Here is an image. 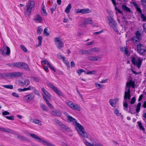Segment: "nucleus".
Listing matches in <instances>:
<instances>
[{
    "label": "nucleus",
    "instance_id": "nucleus-6",
    "mask_svg": "<svg viewBox=\"0 0 146 146\" xmlns=\"http://www.w3.org/2000/svg\"><path fill=\"white\" fill-rule=\"evenodd\" d=\"M137 51L140 55H145L146 54V46L141 43H139L137 46Z\"/></svg>",
    "mask_w": 146,
    "mask_h": 146
},
{
    "label": "nucleus",
    "instance_id": "nucleus-47",
    "mask_svg": "<svg viewBox=\"0 0 146 146\" xmlns=\"http://www.w3.org/2000/svg\"><path fill=\"white\" fill-rule=\"evenodd\" d=\"M21 48L25 52H27L28 50L23 45L21 44L20 46Z\"/></svg>",
    "mask_w": 146,
    "mask_h": 146
},
{
    "label": "nucleus",
    "instance_id": "nucleus-42",
    "mask_svg": "<svg viewBox=\"0 0 146 146\" xmlns=\"http://www.w3.org/2000/svg\"><path fill=\"white\" fill-rule=\"evenodd\" d=\"M56 6L57 5L55 4L53 5L52 7L50 8V10L51 14H52L53 13L54 11H56Z\"/></svg>",
    "mask_w": 146,
    "mask_h": 146
},
{
    "label": "nucleus",
    "instance_id": "nucleus-54",
    "mask_svg": "<svg viewBox=\"0 0 146 146\" xmlns=\"http://www.w3.org/2000/svg\"><path fill=\"white\" fill-rule=\"evenodd\" d=\"M95 85L96 87H97L98 89L101 88L103 87L102 85L100 84H98L97 83H95Z\"/></svg>",
    "mask_w": 146,
    "mask_h": 146
},
{
    "label": "nucleus",
    "instance_id": "nucleus-57",
    "mask_svg": "<svg viewBox=\"0 0 146 146\" xmlns=\"http://www.w3.org/2000/svg\"><path fill=\"white\" fill-rule=\"evenodd\" d=\"M42 13L43 15H47V13L46 12L45 9L44 8H42Z\"/></svg>",
    "mask_w": 146,
    "mask_h": 146
},
{
    "label": "nucleus",
    "instance_id": "nucleus-15",
    "mask_svg": "<svg viewBox=\"0 0 146 146\" xmlns=\"http://www.w3.org/2000/svg\"><path fill=\"white\" fill-rule=\"evenodd\" d=\"M59 126L62 129L64 130H65L68 132H70L71 131V130L68 127L62 123L60 124Z\"/></svg>",
    "mask_w": 146,
    "mask_h": 146
},
{
    "label": "nucleus",
    "instance_id": "nucleus-49",
    "mask_svg": "<svg viewBox=\"0 0 146 146\" xmlns=\"http://www.w3.org/2000/svg\"><path fill=\"white\" fill-rule=\"evenodd\" d=\"M96 73V70H91L87 71L86 72V74H94Z\"/></svg>",
    "mask_w": 146,
    "mask_h": 146
},
{
    "label": "nucleus",
    "instance_id": "nucleus-62",
    "mask_svg": "<svg viewBox=\"0 0 146 146\" xmlns=\"http://www.w3.org/2000/svg\"><path fill=\"white\" fill-rule=\"evenodd\" d=\"M2 114L3 115H9L10 113L9 112L7 111H5L3 112Z\"/></svg>",
    "mask_w": 146,
    "mask_h": 146
},
{
    "label": "nucleus",
    "instance_id": "nucleus-50",
    "mask_svg": "<svg viewBox=\"0 0 146 146\" xmlns=\"http://www.w3.org/2000/svg\"><path fill=\"white\" fill-rule=\"evenodd\" d=\"M42 64L43 63L44 64L47 65L48 66L50 64L46 60H44L41 61Z\"/></svg>",
    "mask_w": 146,
    "mask_h": 146
},
{
    "label": "nucleus",
    "instance_id": "nucleus-48",
    "mask_svg": "<svg viewBox=\"0 0 146 146\" xmlns=\"http://www.w3.org/2000/svg\"><path fill=\"white\" fill-rule=\"evenodd\" d=\"M38 39L39 41V43L38 46H40L41 45L42 42V37L41 36H38Z\"/></svg>",
    "mask_w": 146,
    "mask_h": 146
},
{
    "label": "nucleus",
    "instance_id": "nucleus-7",
    "mask_svg": "<svg viewBox=\"0 0 146 146\" xmlns=\"http://www.w3.org/2000/svg\"><path fill=\"white\" fill-rule=\"evenodd\" d=\"M27 134L28 136H31L33 138L38 140V141L44 143V145L48 146L50 143L46 141L43 140L37 135L34 134L30 133H28Z\"/></svg>",
    "mask_w": 146,
    "mask_h": 146
},
{
    "label": "nucleus",
    "instance_id": "nucleus-35",
    "mask_svg": "<svg viewBox=\"0 0 146 146\" xmlns=\"http://www.w3.org/2000/svg\"><path fill=\"white\" fill-rule=\"evenodd\" d=\"M84 143L87 146H94V145H91L90 143L86 141L84 142ZM95 145L96 146H103L101 144H96Z\"/></svg>",
    "mask_w": 146,
    "mask_h": 146
},
{
    "label": "nucleus",
    "instance_id": "nucleus-64",
    "mask_svg": "<svg viewBox=\"0 0 146 146\" xmlns=\"http://www.w3.org/2000/svg\"><path fill=\"white\" fill-rule=\"evenodd\" d=\"M143 27L144 29V31L146 33V23H145L143 24Z\"/></svg>",
    "mask_w": 146,
    "mask_h": 146
},
{
    "label": "nucleus",
    "instance_id": "nucleus-18",
    "mask_svg": "<svg viewBox=\"0 0 146 146\" xmlns=\"http://www.w3.org/2000/svg\"><path fill=\"white\" fill-rule=\"evenodd\" d=\"M51 113L53 115L59 116L61 115V113L60 111L58 110H54Z\"/></svg>",
    "mask_w": 146,
    "mask_h": 146
},
{
    "label": "nucleus",
    "instance_id": "nucleus-2",
    "mask_svg": "<svg viewBox=\"0 0 146 146\" xmlns=\"http://www.w3.org/2000/svg\"><path fill=\"white\" fill-rule=\"evenodd\" d=\"M35 3L33 1H29L26 4L24 12L26 15L29 16L31 13L32 9L35 7Z\"/></svg>",
    "mask_w": 146,
    "mask_h": 146
},
{
    "label": "nucleus",
    "instance_id": "nucleus-46",
    "mask_svg": "<svg viewBox=\"0 0 146 146\" xmlns=\"http://www.w3.org/2000/svg\"><path fill=\"white\" fill-rule=\"evenodd\" d=\"M3 86L6 88L10 89H12L13 88V86L12 85H4Z\"/></svg>",
    "mask_w": 146,
    "mask_h": 146
},
{
    "label": "nucleus",
    "instance_id": "nucleus-52",
    "mask_svg": "<svg viewBox=\"0 0 146 146\" xmlns=\"http://www.w3.org/2000/svg\"><path fill=\"white\" fill-rule=\"evenodd\" d=\"M141 17L143 21H146V16H145L143 14H141Z\"/></svg>",
    "mask_w": 146,
    "mask_h": 146
},
{
    "label": "nucleus",
    "instance_id": "nucleus-58",
    "mask_svg": "<svg viewBox=\"0 0 146 146\" xmlns=\"http://www.w3.org/2000/svg\"><path fill=\"white\" fill-rule=\"evenodd\" d=\"M84 72V70L82 69H80L78 70L77 71V72L79 74V75H80L82 72Z\"/></svg>",
    "mask_w": 146,
    "mask_h": 146
},
{
    "label": "nucleus",
    "instance_id": "nucleus-36",
    "mask_svg": "<svg viewBox=\"0 0 146 146\" xmlns=\"http://www.w3.org/2000/svg\"><path fill=\"white\" fill-rule=\"evenodd\" d=\"M22 62H18L14 63V67L20 68Z\"/></svg>",
    "mask_w": 146,
    "mask_h": 146
},
{
    "label": "nucleus",
    "instance_id": "nucleus-29",
    "mask_svg": "<svg viewBox=\"0 0 146 146\" xmlns=\"http://www.w3.org/2000/svg\"><path fill=\"white\" fill-rule=\"evenodd\" d=\"M122 8L124 10L127 12H130L131 11L130 9L125 5H123L122 6Z\"/></svg>",
    "mask_w": 146,
    "mask_h": 146
},
{
    "label": "nucleus",
    "instance_id": "nucleus-24",
    "mask_svg": "<svg viewBox=\"0 0 146 146\" xmlns=\"http://www.w3.org/2000/svg\"><path fill=\"white\" fill-rule=\"evenodd\" d=\"M80 54H90L91 53L90 52V50H79Z\"/></svg>",
    "mask_w": 146,
    "mask_h": 146
},
{
    "label": "nucleus",
    "instance_id": "nucleus-20",
    "mask_svg": "<svg viewBox=\"0 0 146 146\" xmlns=\"http://www.w3.org/2000/svg\"><path fill=\"white\" fill-rule=\"evenodd\" d=\"M43 98L44 100L45 101L46 104L50 108L52 109H53V107L52 105L48 101L46 98V97L43 94L42 95Z\"/></svg>",
    "mask_w": 146,
    "mask_h": 146
},
{
    "label": "nucleus",
    "instance_id": "nucleus-45",
    "mask_svg": "<svg viewBox=\"0 0 146 146\" xmlns=\"http://www.w3.org/2000/svg\"><path fill=\"white\" fill-rule=\"evenodd\" d=\"M114 113L117 116H119V115L121 114V113H119V110L117 109H114Z\"/></svg>",
    "mask_w": 146,
    "mask_h": 146
},
{
    "label": "nucleus",
    "instance_id": "nucleus-1",
    "mask_svg": "<svg viewBox=\"0 0 146 146\" xmlns=\"http://www.w3.org/2000/svg\"><path fill=\"white\" fill-rule=\"evenodd\" d=\"M131 87L133 88H135V82L131 80L129 82H127L123 97V106L124 107V109L126 111H127L128 103H130L131 104H133L136 101V98L135 97H133L130 100L131 96L130 95V88Z\"/></svg>",
    "mask_w": 146,
    "mask_h": 146
},
{
    "label": "nucleus",
    "instance_id": "nucleus-13",
    "mask_svg": "<svg viewBox=\"0 0 146 146\" xmlns=\"http://www.w3.org/2000/svg\"><path fill=\"white\" fill-rule=\"evenodd\" d=\"M34 96L32 94H29L27 95L24 96L23 98V99L24 101L26 102H28L30 100H32L34 98Z\"/></svg>",
    "mask_w": 146,
    "mask_h": 146
},
{
    "label": "nucleus",
    "instance_id": "nucleus-21",
    "mask_svg": "<svg viewBox=\"0 0 146 146\" xmlns=\"http://www.w3.org/2000/svg\"><path fill=\"white\" fill-rule=\"evenodd\" d=\"M41 89L43 92L44 95L46 96V98L48 99H49L50 98V95L49 94L48 92L44 88H41Z\"/></svg>",
    "mask_w": 146,
    "mask_h": 146
},
{
    "label": "nucleus",
    "instance_id": "nucleus-16",
    "mask_svg": "<svg viewBox=\"0 0 146 146\" xmlns=\"http://www.w3.org/2000/svg\"><path fill=\"white\" fill-rule=\"evenodd\" d=\"M67 120L68 122H72V124L74 125L77 122L76 119L68 115H67Z\"/></svg>",
    "mask_w": 146,
    "mask_h": 146
},
{
    "label": "nucleus",
    "instance_id": "nucleus-28",
    "mask_svg": "<svg viewBox=\"0 0 146 146\" xmlns=\"http://www.w3.org/2000/svg\"><path fill=\"white\" fill-rule=\"evenodd\" d=\"M30 83V81L29 80H25L24 82H21V85L22 86H23L25 85H26L27 86L29 85Z\"/></svg>",
    "mask_w": 146,
    "mask_h": 146
},
{
    "label": "nucleus",
    "instance_id": "nucleus-63",
    "mask_svg": "<svg viewBox=\"0 0 146 146\" xmlns=\"http://www.w3.org/2000/svg\"><path fill=\"white\" fill-rule=\"evenodd\" d=\"M115 10L120 13H122V12L121 11L120 9L116 7H115Z\"/></svg>",
    "mask_w": 146,
    "mask_h": 146
},
{
    "label": "nucleus",
    "instance_id": "nucleus-38",
    "mask_svg": "<svg viewBox=\"0 0 146 146\" xmlns=\"http://www.w3.org/2000/svg\"><path fill=\"white\" fill-rule=\"evenodd\" d=\"M15 78L21 76L23 74L22 73L20 72H14Z\"/></svg>",
    "mask_w": 146,
    "mask_h": 146
},
{
    "label": "nucleus",
    "instance_id": "nucleus-11",
    "mask_svg": "<svg viewBox=\"0 0 146 146\" xmlns=\"http://www.w3.org/2000/svg\"><path fill=\"white\" fill-rule=\"evenodd\" d=\"M50 86L51 88L56 92L58 95L61 96H64L63 94L57 88L54 86L52 84H50Z\"/></svg>",
    "mask_w": 146,
    "mask_h": 146
},
{
    "label": "nucleus",
    "instance_id": "nucleus-41",
    "mask_svg": "<svg viewBox=\"0 0 146 146\" xmlns=\"http://www.w3.org/2000/svg\"><path fill=\"white\" fill-rule=\"evenodd\" d=\"M42 30L41 26H39L38 27L37 33L38 35H40L42 32Z\"/></svg>",
    "mask_w": 146,
    "mask_h": 146
},
{
    "label": "nucleus",
    "instance_id": "nucleus-60",
    "mask_svg": "<svg viewBox=\"0 0 146 146\" xmlns=\"http://www.w3.org/2000/svg\"><path fill=\"white\" fill-rule=\"evenodd\" d=\"M27 90H30L31 89L35 90V88L34 87H32L31 86H29L28 87L26 88Z\"/></svg>",
    "mask_w": 146,
    "mask_h": 146
},
{
    "label": "nucleus",
    "instance_id": "nucleus-19",
    "mask_svg": "<svg viewBox=\"0 0 146 146\" xmlns=\"http://www.w3.org/2000/svg\"><path fill=\"white\" fill-rule=\"evenodd\" d=\"M118 101V100L117 99L113 100L112 99H111L109 100V102L112 106L114 107Z\"/></svg>",
    "mask_w": 146,
    "mask_h": 146
},
{
    "label": "nucleus",
    "instance_id": "nucleus-5",
    "mask_svg": "<svg viewBox=\"0 0 146 146\" xmlns=\"http://www.w3.org/2000/svg\"><path fill=\"white\" fill-rule=\"evenodd\" d=\"M107 19L110 27L112 28L115 32H118V31L117 28V24L114 19L110 16H108Z\"/></svg>",
    "mask_w": 146,
    "mask_h": 146
},
{
    "label": "nucleus",
    "instance_id": "nucleus-31",
    "mask_svg": "<svg viewBox=\"0 0 146 146\" xmlns=\"http://www.w3.org/2000/svg\"><path fill=\"white\" fill-rule=\"evenodd\" d=\"M135 35L136 36L135 37H137V38H138L140 40L141 39V35L140 33V32L139 31H137L135 32Z\"/></svg>",
    "mask_w": 146,
    "mask_h": 146
},
{
    "label": "nucleus",
    "instance_id": "nucleus-55",
    "mask_svg": "<svg viewBox=\"0 0 146 146\" xmlns=\"http://www.w3.org/2000/svg\"><path fill=\"white\" fill-rule=\"evenodd\" d=\"M90 140L93 143V144H92L90 143L92 145H94V146H96V144H100L97 143H96L95 142V141L93 139H90Z\"/></svg>",
    "mask_w": 146,
    "mask_h": 146
},
{
    "label": "nucleus",
    "instance_id": "nucleus-27",
    "mask_svg": "<svg viewBox=\"0 0 146 146\" xmlns=\"http://www.w3.org/2000/svg\"><path fill=\"white\" fill-rule=\"evenodd\" d=\"M71 8V5L70 4H69L66 7L65 12L67 13L68 14L70 13V10Z\"/></svg>",
    "mask_w": 146,
    "mask_h": 146
},
{
    "label": "nucleus",
    "instance_id": "nucleus-12",
    "mask_svg": "<svg viewBox=\"0 0 146 146\" xmlns=\"http://www.w3.org/2000/svg\"><path fill=\"white\" fill-rule=\"evenodd\" d=\"M88 59L90 61H98L102 59V57L101 56H90L88 57Z\"/></svg>",
    "mask_w": 146,
    "mask_h": 146
},
{
    "label": "nucleus",
    "instance_id": "nucleus-51",
    "mask_svg": "<svg viewBox=\"0 0 146 146\" xmlns=\"http://www.w3.org/2000/svg\"><path fill=\"white\" fill-rule=\"evenodd\" d=\"M32 81L33 82H39L40 80L38 78L36 77H33L31 78Z\"/></svg>",
    "mask_w": 146,
    "mask_h": 146
},
{
    "label": "nucleus",
    "instance_id": "nucleus-26",
    "mask_svg": "<svg viewBox=\"0 0 146 146\" xmlns=\"http://www.w3.org/2000/svg\"><path fill=\"white\" fill-rule=\"evenodd\" d=\"M18 138L22 141H28V139L27 138V137H25L21 135H18L17 136Z\"/></svg>",
    "mask_w": 146,
    "mask_h": 146
},
{
    "label": "nucleus",
    "instance_id": "nucleus-14",
    "mask_svg": "<svg viewBox=\"0 0 146 146\" xmlns=\"http://www.w3.org/2000/svg\"><path fill=\"white\" fill-rule=\"evenodd\" d=\"M20 68L24 69L27 71L30 70V69L28 65L27 64L23 62H22L21 63Z\"/></svg>",
    "mask_w": 146,
    "mask_h": 146
},
{
    "label": "nucleus",
    "instance_id": "nucleus-44",
    "mask_svg": "<svg viewBox=\"0 0 146 146\" xmlns=\"http://www.w3.org/2000/svg\"><path fill=\"white\" fill-rule=\"evenodd\" d=\"M14 75V72H13L7 74L6 76L9 77L11 78H15Z\"/></svg>",
    "mask_w": 146,
    "mask_h": 146
},
{
    "label": "nucleus",
    "instance_id": "nucleus-8",
    "mask_svg": "<svg viewBox=\"0 0 146 146\" xmlns=\"http://www.w3.org/2000/svg\"><path fill=\"white\" fill-rule=\"evenodd\" d=\"M65 103L70 108L78 111H79L80 110V108L78 104L74 103L72 101L67 100L65 102Z\"/></svg>",
    "mask_w": 146,
    "mask_h": 146
},
{
    "label": "nucleus",
    "instance_id": "nucleus-40",
    "mask_svg": "<svg viewBox=\"0 0 146 146\" xmlns=\"http://www.w3.org/2000/svg\"><path fill=\"white\" fill-rule=\"evenodd\" d=\"M137 123L139 125L140 129L141 130L144 131H145V129L142 125L141 123L139 121H138Z\"/></svg>",
    "mask_w": 146,
    "mask_h": 146
},
{
    "label": "nucleus",
    "instance_id": "nucleus-43",
    "mask_svg": "<svg viewBox=\"0 0 146 146\" xmlns=\"http://www.w3.org/2000/svg\"><path fill=\"white\" fill-rule=\"evenodd\" d=\"M48 29L47 28H45L43 31V33L46 36H48L49 35V33L48 32Z\"/></svg>",
    "mask_w": 146,
    "mask_h": 146
},
{
    "label": "nucleus",
    "instance_id": "nucleus-25",
    "mask_svg": "<svg viewBox=\"0 0 146 146\" xmlns=\"http://www.w3.org/2000/svg\"><path fill=\"white\" fill-rule=\"evenodd\" d=\"M34 20L35 21L40 22L41 21H42V19L40 15H37L35 18L34 19Z\"/></svg>",
    "mask_w": 146,
    "mask_h": 146
},
{
    "label": "nucleus",
    "instance_id": "nucleus-34",
    "mask_svg": "<svg viewBox=\"0 0 146 146\" xmlns=\"http://www.w3.org/2000/svg\"><path fill=\"white\" fill-rule=\"evenodd\" d=\"M141 105V103L140 102H139L137 106L136 109V112L137 113H139L140 110V107Z\"/></svg>",
    "mask_w": 146,
    "mask_h": 146
},
{
    "label": "nucleus",
    "instance_id": "nucleus-3",
    "mask_svg": "<svg viewBox=\"0 0 146 146\" xmlns=\"http://www.w3.org/2000/svg\"><path fill=\"white\" fill-rule=\"evenodd\" d=\"M131 61L133 64L138 68H140L143 60V59L136 55H133L131 57Z\"/></svg>",
    "mask_w": 146,
    "mask_h": 146
},
{
    "label": "nucleus",
    "instance_id": "nucleus-59",
    "mask_svg": "<svg viewBox=\"0 0 146 146\" xmlns=\"http://www.w3.org/2000/svg\"><path fill=\"white\" fill-rule=\"evenodd\" d=\"M76 13H80L82 14V9H77L76 10Z\"/></svg>",
    "mask_w": 146,
    "mask_h": 146
},
{
    "label": "nucleus",
    "instance_id": "nucleus-37",
    "mask_svg": "<svg viewBox=\"0 0 146 146\" xmlns=\"http://www.w3.org/2000/svg\"><path fill=\"white\" fill-rule=\"evenodd\" d=\"M90 52H98L100 51V49L98 48H91L90 50Z\"/></svg>",
    "mask_w": 146,
    "mask_h": 146
},
{
    "label": "nucleus",
    "instance_id": "nucleus-53",
    "mask_svg": "<svg viewBox=\"0 0 146 146\" xmlns=\"http://www.w3.org/2000/svg\"><path fill=\"white\" fill-rule=\"evenodd\" d=\"M5 117L8 119L11 120H14V116L13 115L9 116H6Z\"/></svg>",
    "mask_w": 146,
    "mask_h": 146
},
{
    "label": "nucleus",
    "instance_id": "nucleus-9",
    "mask_svg": "<svg viewBox=\"0 0 146 146\" xmlns=\"http://www.w3.org/2000/svg\"><path fill=\"white\" fill-rule=\"evenodd\" d=\"M2 54L4 56L9 55L10 53V49L5 44H4L1 49Z\"/></svg>",
    "mask_w": 146,
    "mask_h": 146
},
{
    "label": "nucleus",
    "instance_id": "nucleus-32",
    "mask_svg": "<svg viewBox=\"0 0 146 146\" xmlns=\"http://www.w3.org/2000/svg\"><path fill=\"white\" fill-rule=\"evenodd\" d=\"M120 50L123 52L125 54H128L127 49L125 47H122L120 48Z\"/></svg>",
    "mask_w": 146,
    "mask_h": 146
},
{
    "label": "nucleus",
    "instance_id": "nucleus-30",
    "mask_svg": "<svg viewBox=\"0 0 146 146\" xmlns=\"http://www.w3.org/2000/svg\"><path fill=\"white\" fill-rule=\"evenodd\" d=\"M131 40L133 41V42L135 44H137L139 42L140 40L138 38H137V37L134 36L132 38Z\"/></svg>",
    "mask_w": 146,
    "mask_h": 146
},
{
    "label": "nucleus",
    "instance_id": "nucleus-56",
    "mask_svg": "<svg viewBox=\"0 0 146 146\" xmlns=\"http://www.w3.org/2000/svg\"><path fill=\"white\" fill-rule=\"evenodd\" d=\"M12 95L13 96L16 98H18L19 97V94L15 92H13Z\"/></svg>",
    "mask_w": 146,
    "mask_h": 146
},
{
    "label": "nucleus",
    "instance_id": "nucleus-39",
    "mask_svg": "<svg viewBox=\"0 0 146 146\" xmlns=\"http://www.w3.org/2000/svg\"><path fill=\"white\" fill-rule=\"evenodd\" d=\"M33 122L35 124L39 125H41L42 124L41 123V121L38 119H34Z\"/></svg>",
    "mask_w": 146,
    "mask_h": 146
},
{
    "label": "nucleus",
    "instance_id": "nucleus-17",
    "mask_svg": "<svg viewBox=\"0 0 146 146\" xmlns=\"http://www.w3.org/2000/svg\"><path fill=\"white\" fill-rule=\"evenodd\" d=\"M1 131L6 132H7L9 133H13L14 131L11 129L8 128H5L2 127Z\"/></svg>",
    "mask_w": 146,
    "mask_h": 146
},
{
    "label": "nucleus",
    "instance_id": "nucleus-4",
    "mask_svg": "<svg viewBox=\"0 0 146 146\" xmlns=\"http://www.w3.org/2000/svg\"><path fill=\"white\" fill-rule=\"evenodd\" d=\"M75 126L76 129L82 136L84 138H88L87 133L84 131V127L77 122L74 125Z\"/></svg>",
    "mask_w": 146,
    "mask_h": 146
},
{
    "label": "nucleus",
    "instance_id": "nucleus-22",
    "mask_svg": "<svg viewBox=\"0 0 146 146\" xmlns=\"http://www.w3.org/2000/svg\"><path fill=\"white\" fill-rule=\"evenodd\" d=\"M92 23V21L91 18H88L85 19L84 21L83 24L84 25H87Z\"/></svg>",
    "mask_w": 146,
    "mask_h": 146
},
{
    "label": "nucleus",
    "instance_id": "nucleus-23",
    "mask_svg": "<svg viewBox=\"0 0 146 146\" xmlns=\"http://www.w3.org/2000/svg\"><path fill=\"white\" fill-rule=\"evenodd\" d=\"M40 108L42 110L45 111H48L47 108L45 105L42 103H40Z\"/></svg>",
    "mask_w": 146,
    "mask_h": 146
},
{
    "label": "nucleus",
    "instance_id": "nucleus-10",
    "mask_svg": "<svg viewBox=\"0 0 146 146\" xmlns=\"http://www.w3.org/2000/svg\"><path fill=\"white\" fill-rule=\"evenodd\" d=\"M54 42L57 48L59 49H60L64 46V43L62 42L60 38L59 37H55L54 38Z\"/></svg>",
    "mask_w": 146,
    "mask_h": 146
},
{
    "label": "nucleus",
    "instance_id": "nucleus-33",
    "mask_svg": "<svg viewBox=\"0 0 146 146\" xmlns=\"http://www.w3.org/2000/svg\"><path fill=\"white\" fill-rule=\"evenodd\" d=\"M82 14H87L90 13L91 11L88 9H82Z\"/></svg>",
    "mask_w": 146,
    "mask_h": 146
},
{
    "label": "nucleus",
    "instance_id": "nucleus-61",
    "mask_svg": "<svg viewBox=\"0 0 146 146\" xmlns=\"http://www.w3.org/2000/svg\"><path fill=\"white\" fill-rule=\"evenodd\" d=\"M58 58H59L60 59L62 60L63 61H64V59H65V58L62 56L61 55H58Z\"/></svg>",
    "mask_w": 146,
    "mask_h": 146
}]
</instances>
